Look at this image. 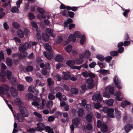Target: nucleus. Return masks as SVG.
Instances as JSON below:
<instances>
[{"instance_id": "nucleus-11", "label": "nucleus", "mask_w": 133, "mask_h": 133, "mask_svg": "<svg viewBox=\"0 0 133 133\" xmlns=\"http://www.w3.org/2000/svg\"><path fill=\"white\" fill-rule=\"evenodd\" d=\"M72 123L74 124L75 127H78L81 122V119L77 117L73 119L72 120Z\"/></svg>"}, {"instance_id": "nucleus-55", "label": "nucleus", "mask_w": 133, "mask_h": 133, "mask_svg": "<svg viewBox=\"0 0 133 133\" xmlns=\"http://www.w3.org/2000/svg\"><path fill=\"white\" fill-rule=\"evenodd\" d=\"M55 118V117L54 116H51L48 117V121L51 122L54 121Z\"/></svg>"}, {"instance_id": "nucleus-47", "label": "nucleus", "mask_w": 133, "mask_h": 133, "mask_svg": "<svg viewBox=\"0 0 133 133\" xmlns=\"http://www.w3.org/2000/svg\"><path fill=\"white\" fill-rule=\"evenodd\" d=\"M69 38L71 41L73 42L75 41L76 40V38L74 34H70L69 36Z\"/></svg>"}, {"instance_id": "nucleus-46", "label": "nucleus", "mask_w": 133, "mask_h": 133, "mask_svg": "<svg viewBox=\"0 0 133 133\" xmlns=\"http://www.w3.org/2000/svg\"><path fill=\"white\" fill-rule=\"evenodd\" d=\"M114 103L113 100L112 99H110L106 102L108 106H110L112 105Z\"/></svg>"}, {"instance_id": "nucleus-25", "label": "nucleus", "mask_w": 133, "mask_h": 133, "mask_svg": "<svg viewBox=\"0 0 133 133\" xmlns=\"http://www.w3.org/2000/svg\"><path fill=\"white\" fill-rule=\"evenodd\" d=\"M80 38H81L80 41V43L81 44L83 45L86 42V37L85 35L83 34L81 36Z\"/></svg>"}, {"instance_id": "nucleus-53", "label": "nucleus", "mask_w": 133, "mask_h": 133, "mask_svg": "<svg viewBox=\"0 0 133 133\" xmlns=\"http://www.w3.org/2000/svg\"><path fill=\"white\" fill-rule=\"evenodd\" d=\"M51 93H49L48 95V98L50 100H53L55 98V96Z\"/></svg>"}, {"instance_id": "nucleus-23", "label": "nucleus", "mask_w": 133, "mask_h": 133, "mask_svg": "<svg viewBox=\"0 0 133 133\" xmlns=\"http://www.w3.org/2000/svg\"><path fill=\"white\" fill-rule=\"evenodd\" d=\"M101 128V131L103 133H105L107 132L108 129V127L105 124H103Z\"/></svg>"}, {"instance_id": "nucleus-19", "label": "nucleus", "mask_w": 133, "mask_h": 133, "mask_svg": "<svg viewBox=\"0 0 133 133\" xmlns=\"http://www.w3.org/2000/svg\"><path fill=\"white\" fill-rule=\"evenodd\" d=\"M28 90L32 92L35 93V94L39 93V91L38 90H37L35 88L31 86H30L29 87Z\"/></svg>"}, {"instance_id": "nucleus-59", "label": "nucleus", "mask_w": 133, "mask_h": 133, "mask_svg": "<svg viewBox=\"0 0 133 133\" xmlns=\"http://www.w3.org/2000/svg\"><path fill=\"white\" fill-rule=\"evenodd\" d=\"M107 90L108 89L110 93L111 94H114V87H111L109 88H108V87H107Z\"/></svg>"}, {"instance_id": "nucleus-61", "label": "nucleus", "mask_w": 133, "mask_h": 133, "mask_svg": "<svg viewBox=\"0 0 133 133\" xmlns=\"http://www.w3.org/2000/svg\"><path fill=\"white\" fill-rule=\"evenodd\" d=\"M110 54L112 56H117L118 55V52L117 51H112L110 52Z\"/></svg>"}, {"instance_id": "nucleus-16", "label": "nucleus", "mask_w": 133, "mask_h": 133, "mask_svg": "<svg viewBox=\"0 0 133 133\" xmlns=\"http://www.w3.org/2000/svg\"><path fill=\"white\" fill-rule=\"evenodd\" d=\"M75 63V62L74 60H69L66 62V64L68 66L72 68H74V66H73L74 65Z\"/></svg>"}, {"instance_id": "nucleus-33", "label": "nucleus", "mask_w": 133, "mask_h": 133, "mask_svg": "<svg viewBox=\"0 0 133 133\" xmlns=\"http://www.w3.org/2000/svg\"><path fill=\"white\" fill-rule=\"evenodd\" d=\"M17 89L19 91H22L24 90V87L23 85L19 84L17 86Z\"/></svg>"}, {"instance_id": "nucleus-44", "label": "nucleus", "mask_w": 133, "mask_h": 133, "mask_svg": "<svg viewBox=\"0 0 133 133\" xmlns=\"http://www.w3.org/2000/svg\"><path fill=\"white\" fill-rule=\"evenodd\" d=\"M67 9L69 10H71L72 11H75L77 10V7H70L67 6Z\"/></svg>"}, {"instance_id": "nucleus-37", "label": "nucleus", "mask_w": 133, "mask_h": 133, "mask_svg": "<svg viewBox=\"0 0 133 133\" xmlns=\"http://www.w3.org/2000/svg\"><path fill=\"white\" fill-rule=\"evenodd\" d=\"M48 84L49 86L53 85L54 84V81L51 78H48L47 79Z\"/></svg>"}, {"instance_id": "nucleus-56", "label": "nucleus", "mask_w": 133, "mask_h": 133, "mask_svg": "<svg viewBox=\"0 0 133 133\" xmlns=\"http://www.w3.org/2000/svg\"><path fill=\"white\" fill-rule=\"evenodd\" d=\"M33 67L32 66L29 65L28 66L26 67V70L28 72H31L33 70Z\"/></svg>"}, {"instance_id": "nucleus-36", "label": "nucleus", "mask_w": 133, "mask_h": 133, "mask_svg": "<svg viewBox=\"0 0 133 133\" xmlns=\"http://www.w3.org/2000/svg\"><path fill=\"white\" fill-rule=\"evenodd\" d=\"M74 35L75 36L76 38H80L82 35L81 33L79 31H77L75 32Z\"/></svg>"}, {"instance_id": "nucleus-4", "label": "nucleus", "mask_w": 133, "mask_h": 133, "mask_svg": "<svg viewBox=\"0 0 133 133\" xmlns=\"http://www.w3.org/2000/svg\"><path fill=\"white\" fill-rule=\"evenodd\" d=\"M101 96L99 91H97L92 96V99L95 101H97L98 102H101L102 101Z\"/></svg>"}, {"instance_id": "nucleus-21", "label": "nucleus", "mask_w": 133, "mask_h": 133, "mask_svg": "<svg viewBox=\"0 0 133 133\" xmlns=\"http://www.w3.org/2000/svg\"><path fill=\"white\" fill-rule=\"evenodd\" d=\"M17 35L20 38H22L24 36V32L21 29H18L17 31Z\"/></svg>"}, {"instance_id": "nucleus-18", "label": "nucleus", "mask_w": 133, "mask_h": 133, "mask_svg": "<svg viewBox=\"0 0 133 133\" xmlns=\"http://www.w3.org/2000/svg\"><path fill=\"white\" fill-rule=\"evenodd\" d=\"M133 128V127H132V125L128 123L126 124L124 127V130L127 132L129 131L132 128Z\"/></svg>"}, {"instance_id": "nucleus-58", "label": "nucleus", "mask_w": 133, "mask_h": 133, "mask_svg": "<svg viewBox=\"0 0 133 133\" xmlns=\"http://www.w3.org/2000/svg\"><path fill=\"white\" fill-rule=\"evenodd\" d=\"M100 73L103 74H108L109 73L108 70H106L105 69L100 70H99Z\"/></svg>"}, {"instance_id": "nucleus-52", "label": "nucleus", "mask_w": 133, "mask_h": 133, "mask_svg": "<svg viewBox=\"0 0 133 133\" xmlns=\"http://www.w3.org/2000/svg\"><path fill=\"white\" fill-rule=\"evenodd\" d=\"M37 11L38 12L42 14H44L45 11L44 9L40 7H38L37 8Z\"/></svg>"}, {"instance_id": "nucleus-10", "label": "nucleus", "mask_w": 133, "mask_h": 133, "mask_svg": "<svg viewBox=\"0 0 133 133\" xmlns=\"http://www.w3.org/2000/svg\"><path fill=\"white\" fill-rule=\"evenodd\" d=\"M114 81L115 84L119 89H121L122 88V86L120 80L116 76L114 77Z\"/></svg>"}, {"instance_id": "nucleus-14", "label": "nucleus", "mask_w": 133, "mask_h": 133, "mask_svg": "<svg viewBox=\"0 0 133 133\" xmlns=\"http://www.w3.org/2000/svg\"><path fill=\"white\" fill-rule=\"evenodd\" d=\"M28 55V52L27 51H24L21 52L18 55V57L19 58L21 59L25 58Z\"/></svg>"}, {"instance_id": "nucleus-57", "label": "nucleus", "mask_w": 133, "mask_h": 133, "mask_svg": "<svg viewBox=\"0 0 133 133\" xmlns=\"http://www.w3.org/2000/svg\"><path fill=\"white\" fill-rule=\"evenodd\" d=\"M92 127L91 124L90 123H89L86 126V129L88 130H90L92 129Z\"/></svg>"}, {"instance_id": "nucleus-41", "label": "nucleus", "mask_w": 133, "mask_h": 133, "mask_svg": "<svg viewBox=\"0 0 133 133\" xmlns=\"http://www.w3.org/2000/svg\"><path fill=\"white\" fill-rule=\"evenodd\" d=\"M92 116L90 114H87L86 117V119L88 122H91L92 121Z\"/></svg>"}, {"instance_id": "nucleus-43", "label": "nucleus", "mask_w": 133, "mask_h": 133, "mask_svg": "<svg viewBox=\"0 0 133 133\" xmlns=\"http://www.w3.org/2000/svg\"><path fill=\"white\" fill-rule=\"evenodd\" d=\"M96 57L101 61H103L105 59L104 57L100 54H98L96 56Z\"/></svg>"}, {"instance_id": "nucleus-48", "label": "nucleus", "mask_w": 133, "mask_h": 133, "mask_svg": "<svg viewBox=\"0 0 133 133\" xmlns=\"http://www.w3.org/2000/svg\"><path fill=\"white\" fill-rule=\"evenodd\" d=\"M12 73L11 71L9 70H8L7 71L6 76L8 79L10 80V79L11 77Z\"/></svg>"}, {"instance_id": "nucleus-31", "label": "nucleus", "mask_w": 133, "mask_h": 133, "mask_svg": "<svg viewBox=\"0 0 133 133\" xmlns=\"http://www.w3.org/2000/svg\"><path fill=\"white\" fill-rule=\"evenodd\" d=\"M6 63L10 67H11L12 65V62L11 59L8 58H6Z\"/></svg>"}, {"instance_id": "nucleus-39", "label": "nucleus", "mask_w": 133, "mask_h": 133, "mask_svg": "<svg viewBox=\"0 0 133 133\" xmlns=\"http://www.w3.org/2000/svg\"><path fill=\"white\" fill-rule=\"evenodd\" d=\"M11 83L13 85H16L17 84V80L16 78L14 77H12L11 80Z\"/></svg>"}, {"instance_id": "nucleus-6", "label": "nucleus", "mask_w": 133, "mask_h": 133, "mask_svg": "<svg viewBox=\"0 0 133 133\" xmlns=\"http://www.w3.org/2000/svg\"><path fill=\"white\" fill-rule=\"evenodd\" d=\"M86 82L88 84L87 87L89 89H91L94 87V85L93 83L94 80L92 78H90L87 79Z\"/></svg>"}, {"instance_id": "nucleus-2", "label": "nucleus", "mask_w": 133, "mask_h": 133, "mask_svg": "<svg viewBox=\"0 0 133 133\" xmlns=\"http://www.w3.org/2000/svg\"><path fill=\"white\" fill-rule=\"evenodd\" d=\"M103 111L105 113H108V117L114 118L115 117L113 113L114 112V110L112 108H108L107 107H104L102 109Z\"/></svg>"}, {"instance_id": "nucleus-30", "label": "nucleus", "mask_w": 133, "mask_h": 133, "mask_svg": "<svg viewBox=\"0 0 133 133\" xmlns=\"http://www.w3.org/2000/svg\"><path fill=\"white\" fill-rule=\"evenodd\" d=\"M55 60L57 61L62 62L63 60V57L60 55H57L55 57Z\"/></svg>"}, {"instance_id": "nucleus-34", "label": "nucleus", "mask_w": 133, "mask_h": 133, "mask_svg": "<svg viewBox=\"0 0 133 133\" xmlns=\"http://www.w3.org/2000/svg\"><path fill=\"white\" fill-rule=\"evenodd\" d=\"M130 103V102L127 101H123L121 103V106L123 108H124L127 105H129Z\"/></svg>"}, {"instance_id": "nucleus-1", "label": "nucleus", "mask_w": 133, "mask_h": 133, "mask_svg": "<svg viewBox=\"0 0 133 133\" xmlns=\"http://www.w3.org/2000/svg\"><path fill=\"white\" fill-rule=\"evenodd\" d=\"M45 46L46 50L49 52V53H48L46 51H44L43 52V54L47 59L49 60H51L53 57L52 53L51 52L52 48L50 45L48 43H45Z\"/></svg>"}, {"instance_id": "nucleus-32", "label": "nucleus", "mask_w": 133, "mask_h": 133, "mask_svg": "<svg viewBox=\"0 0 133 133\" xmlns=\"http://www.w3.org/2000/svg\"><path fill=\"white\" fill-rule=\"evenodd\" d=\"M75 63L77 64H80L83 62V60L82 59L80 58H76L75 60Z\"/></svg>"}, {"instance_id": "nucleus-29", "label": "nucleus", "mask_w": 133, "mask_h": 133, "mask_svg": "<svg viewBox=\"0 0 133 133\" xmlns=\"http://www.w3.org/2000/svg\"><path fill=\"white\" fill-rule=\"evenodd\" d=\"M73 22V20L72 19L69 18L66 21L64 22L63 24L64 25V27H66L69 24Z\"/></svg>"}, {"instance_id": "nucleus-50", "label": "nucleus", "mask_w": 133, "mask_h": 133, "mask_svg": "<svg viewBox=\"0 0 133 133\" xmlns=\"http://www.w3.org/2000/svg\"><path fill=\"white\" fill-rule=\"evenodd\" d=\"M54 79L58 81H61L62 79V77L58 74H57L54 77Z\"/></svg>"}, {"instance_id": "nucleus-12", "label": "nucleus", "mask_w": 133, "mask_h": 133, "mask_svg": "<svg viewBox=\"0 0 133 133\" xmlns=\"http://www.w3.org/2000/svg\"><path fill=\"white\" fill-rule=\"evenodd\" d=\"M10 91L12 96L14 97H16L18 95V91L16 89L13 87L10 88Z\"/></svg>"}, {"instance_id": "nucleus-24", "label": "nucleus", "mask_w": 133, "mask_h": 133, "mask_svg": "<svg viewBox=\"0 0 133 133\" xmlns=\"http://www.w3.org/2000/svg\"><path fill=\"white\" fill-rule=\"evenodd\" d=\"M46 69H42L41 71V73L43 75H45L46 76H48L49 75V70Z\"/></svg>"}, {"instance_id": "nucleus-40", "label": "nucleus", "mask_w": 133, "mask_h": 133, "mask_svg": "<svg viewBox=\"0 0 133 133\" xmlns=\"http://www.w3.org/2000/svg\"><path fill=\"white\" fill-rule=\"evenodd\" d=\"M107 88L106 87L105 92H104L103 94V96L104 97H106L108 98H109L110 97V95L108 92H107Z\"/></svg>"}, {"instance_id": "nucleus-42", "label": "nucleus", "mask_w": 133, "mask_h": 133, "mask_svg": "<svg viewBox=\"0 0 133 133\" xmlns=\"http://www.w3.org/2000/svg\"><path fill=\"white\" fill-rule=\"evenodd\" d=\"M18 8L16 6L12 7L11 11L12 13L18 12L19 11Z\"/></svg>"}, {"instance_id": "nucleus-8", "label": "nucleus", "mask_w": 133, "mask_h": 133, "mask_svg": "<svg viewBox=\"0 0 133 133\" xmlns=\"http://www.w3.org/2000/svg\"><path fill=\"white\" fill-rule=\"evenodd\" d=\"M46 127L43 123H39L37 124V127L36 128V129L37 131H42L45 129Z\"/></svg>"}, {"instance_id": "nucleus-38", "label": "nucleus", "mask_w": 133, "mask_h": 133, "mask_svg": "<svg viewBox=\"0 0 133 133\" xmlns=\"http://www.w3.org/2000/svg\"><path fill=\"white\" fill-rule=\"evenodd\" d=\"M84 113V110L82 108L80 109L77 111V113L78 116L79 117H82Z\"/></svg>"}, {"instance_id": "nucleus-28", "label": "nucleus", "mask_w": 133, "mask_h": 133, "mask_svg": "<svg viewBox=\"0 0 133 133\" xmlns=\"http://www.w3.org/2000/svg\"><path fill=\"white\" fill-rule=\"evenodd\" d=\"M49 36L46 34L44 33L42 34V38L43 40L45 42H47L49 39Z\"/></svg>"}, {"instance_id": "nucleus-60", "label": "nucleus", "mask_w": 133, "mask_h": 133, "mask_svg": "<svg viewBox=\"0 0 133 133\" xmlns=\"http://www.w3.org/2000/svg\"><path fill=\"white\" fill-rule=\"evenodd\" d=\"M27 131L30 133H34L36 132L35 129L32 128H28Z\"/></svg>"}, {"instance_id": "nucleus-26", "label": "nucleus", "mask_w": 133, "mask_h": 133, "mask_svg": "<svg viewBox=\"0 0 133 133\" xmlns=\"http://www.w3.org/2000/svg\"><path fill=\"white\" fill-rule=\"evenodd\" d=\"M115 111L116 118L118 119V120H119L120 119L121 117V113L117 108H115Z\"/></svg>"}, {"instance_id": "nucleus-9", "label": "nucleus", "mask_w": 133, "mask_h": 133, "mask_svg": "<svg viewBox=\"0 0 133 133\" xmlns=\"http://www.w3.org/2000/svg\"><path fill=\"white\" fill-rule=\"evenodd\" d=\"M90 52L89 50H86L84 53H82L80 54L79 57L81 59H82L84 57L88 58L90 57Z\"/></svg>"}, {"instance_id": "nucleus-3", "label": "nucleus", "mask_w": 133, "mask_h": 133, "mask_svg": "<svg viewBox=\"0 0 133 133\" xmlns=\"http://www.w3.org/2000/svg\"><path fill=\"white\" fill-rule=\"evenodd\" d=\"M19 109L21 114L24 116L25 117H28V112L25 107L22 105L20 106Z\"/></svg>"}, {"instance_id": "nucleus-51", "label": "nucleus", "mask_w": 133, "mask_h": 133, "mask_svg": "<svg viewBox=\"0 0 133 133\" xmlns=\"http://www.w3.org/2000/svg\"><path fill=\"white\" fill-rule=\"evenodd\" d=\"M63 41V39L60 36L58 37L56 41V43L57 44H58L60 43Z\"/></svg>"}, {"instance_id": "nucleus-17", "label": "nucleus", "mask_w": 133, "mask_h": 133, "mask_svg": "<svg viewBox=\"0 0 133 133\" xmlns=\"http://www.w3.org/2000/svg\"><path fill=\"white\" fill-rule=\"evenodd\" d=\"M45 34L49 36H51L53 37H55V36L53 35V30L49 28H47L45 30Z\"/></svg>"}, {"instance_id": "nucleus-35", "label": "nucleus", "mask_w": 133, "mask_h": 133, "mask_svg": "<svg viewBox=\"0 0 133 133\" xmlns=\"http://www.w3.org/2000/svg\"><path fill=\"white\" fill-rule=\"evenodd\" d=\"M45 129L46 131L48 133H54L53 129L50 127L48 126H46Z\"/></svg>"}, {"instance_id": "nucleus-64", "label": "nucleus", "mask_w": 133, "mask_h": 133, "mask_svg": "<svg viewBox=\"0 0 133 133\" xmlns=\"http://www.w3.org/2000/svg\"><path fill=\"white\" fill-rule=\"evenodd\" d=\"M29 18L30 19H34L35 18V16L32 13H29L28 15Z\"/></svg>"}, {"instance_id": "nucleus-54", "label": "nucleus", "mask_w": 133, "mask_h": 133, "mask_svg": "<svg viewBox=\"0 0 133 133\" xmlns=\"http://www.w3.org/2000/svg\"><path fill=\"white\" fill-rule=\"evenodd\" d=\"M70 75L68 74H64V76L63 77V79L64 80H67L70 79Z\"/></svg>"}, {"instance_id": "nucleus-20", "label": "nucleus", "mask_w": 133, "mask_h": 133, "mask_svg": "<svg viewBox=\"0 0 133 133\" xmlns=\"http://www.w3.org/2000/svg\"><path fill=\"white\" fill-rule=\"evenodd\" d=\"M74 68L78 70L80 69L81 68L87 69L88 68V66L87 63L84 64L79 66H74Z\"/></svg>"}, {"instance_id": "nucleus-62", "label": "nucleus", "mask_w": 133, "mask_h": 133, "mask_svg": "<svg viewBox=\"0 0 133 133\" xmlns=\"http://www.w3.org/2000/svg\"><path fill=\"white\" fill-rule=\"evenodd\" d=\"M130 10L129 9H125L124 12L123 13L124 16L126 17H128V14Z\"/></svg>"}, {"instance_id": "nucleus-22", "label": "nucleus", "mask_w": 133, "mask_h": 133, "mask_svg": "<svg viewBox=\"0 0 133 133\" xmlns=\"http://www.w3.org/2000/svg\"><path fill=\"white\" fill-rule=\"evenodd\" d=\"M14 101L15 103L18 106L22 105V102L19 98H16L14 100Z\"/></svg>"}, {"instance_id": "nucleus-7", "label": "nucleus", "mask_w": 133, "mask_h": 133, "mask_svg": "<svg viewBox=\"0 0 133 133\" xmlns=\"http://www.w3.org/2000/svg\"><path fill=\"white\" fill-rule=\"evenodd\" d=\"M29 44L28 43L26 42L21 45L20 46L19 49V51L20 52L25 51V50L29 47Z\"/></svg>"}, {"instance_id": "nucleus-15", "label": "nucleus", "mask_w": 133, "mask_h": 133, "mask_svg": "<svg viewBox=\"0 0 133 133\" xmlns=\"http://www.w3.org/2000/svg\"><path fill=\"white\" fill-rule=\"evenodd\" d=\"M25 117L24 116L22 115L20 113H18L17 114V118L19 122H23L24 121Z\"/></svg>"}, {"instance_id": "nucleus-13", "label": "nucleus", "mask_w": 133, "mask_h": 133, "mask_svg": "<svg viewBox=\"0 0 133 133\" xmlns=\"http://www.w3.org/2000/svg\"><path fill=\"white\" fill-rule=\"evenodd\" d=\"M26 98L27 100L32 99L33 100H36L37 99V97L36 96H33L32 94L29 92L27 93L26 95Z\"/></svg>"}, {"instance_id": "nucleus-49", "label": "nucleus", "mask_w": 133, "mask_h": 133, "mask_svg": "<svg viewBox=\"0 0 133 133\" xmlns=\"http://www.w3.org/2000/svg\"><path fill=\"white\" fill-rule=\"evenodd\" d=\"M12 25L13 27L16 29H18L20 27V25L18 23L16 22H13Z\"/></svg>"}, {"instance_id": "nucleus-27", "label": "nucleus", "mask_w": 133, "mask_h": 133, "mask_svg": "<svg viewBox=\"0 0 133 133\" xmlns=\"http://www.w3.org/2000/svg\"><path fill=\"white\" fill-rule=\"evenodd\" d=\"M5 72L4 70H2L0 72V76L2 78V80L3 81H5L6 80V78L5 76Z\"/></svg>"}, {"instance_id": "nucleus-63", "label": "nucleus", "mask_w": 133, "mask_h": 133, "mask_svg": "<svg viewBox=\"0 0 133 133\" xmlns=\"http://www.w3.org/2000/svg\"><path fill=\"white\" fill-rule=\"evenodd\" d=\"M44 106V103L42 101V103L40 104H38L37 107L38 108L41 109H43Z\"/></svg>"}, {"instance_id": "nucleus-5", "label": "nucleus", "mask_w": 133, "mask_h": 133, "mask_svg": "<svg viewBox=\"0 0 133 133\" xmlns=\"http://www.w3.org/2000/svg\"><path fill=\"white\" fill-rule=\"evenodd\" d=\"M9 86L6 84H4L2 87L0 86V94L4 95L5 92H7L9 90Z\"/></svg>"}, {"instance_id": "nucleus-45", "label": "nucleus", "mask_w": 133, "mask_h": 133, "mask_svg": "<svg viewBox=\"0 0 133 133\" xmlns=\"http://www.w3.org/2000/svg\"><path fill=\"white\" fill-rule=\"evenodd\" d=\"M71 92L72 94H77L78 93V90L76 88H72L71 89Z\"/></svg>"}]
</instances>
